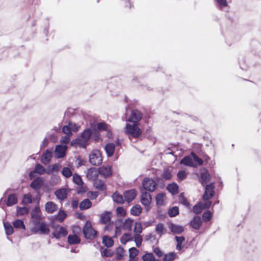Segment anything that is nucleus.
<instances>
[{
	"mask_svg": "<svg viewBox=\"0 0 261 261\" xmlns=\"http://www.w3.org/2000/svg\"><path fill=\"white\" fill-rule=\"evenodd\" d=\"M83 233L85 238L92 239L96 236V231L92 227L90 222L87 221L83 228Z\"/></svg>",
	"mask_w": 261,
	"mask_h": 261,
	"instance_id": "39448f33",
	"label": "nucleus"
},
{
	"mask_svg": "<svg viewBox=\"0 0 261 261\" xmlns=\"http://www.w3.org/2000/svg\"><path fill=\"white\" fill-rule=\"evenodd\" d=\"M124 250L122 248L119 247L117 249L116 255L118 259H120L123 254Z\"/></svg>",
	"mask_w": 261,
	"mask_h": 261,
	"instance_id": "680f3d73",
	"label": "nucleus"
},
{
	"mask_svg": "<svg viewBox=\"0 0 261 261\" xmlns=\"http://www.w3.org/2000/svg\"><path fill=\"white\" fill-rule=\"evenodd\" d=\"M216 2L221 8L227 6V3L226 0H216Z\"/></svg>",
	"mask_w": 261,
	"mask_h": 261,
	"instance_id": "338daca9",
	"label": "nucleus"
},
{
	"mask_svg": "<svg viewBox=\"0 0 261 261\" xmlns=\"http://www.w3.org/2000/svg\"><path fill=\"white\" fill-rule=\"evenodd\" d=\"M165 197V194L164 193H162L158 194L155 198L156 204L158 205H163Z\"/></svg>",
	"mask_w": 261,
	"mask_h": 261,
	"instance_id": "4c0bfd02",
	"label": "nucleus"
},
{
	"mask_svg": "<svg viewBox=\"0 0 261 261\" xmlns=\"http://www.w3.org/2000/svg\"><path fill=\"white\" fill-rule=\"evenodd\" d=\"M203 202H199L195 205L193 208V211L196 214H198L201 213L203 210Z\"/></svg>",
	"mask_w": 261,
	"mask_h": 261,
	"instance_id": "49530a36",
	"label": "nucleus"
},
{
	"mask_svg": "<svg viewBox=\"0 0 261 261\" xmlns=\"http://www.w3.org/2000/svg\"><path fill=\"white\" fill-rule=\"evenodd\" d=\"M203 200L204 201V202L203 203V205H202L203 208L206 209V208H210L212 204V202L211 201H210L209 200Z\"/></svg>",
	"mask_w": 261,
	"mask_h": 261,
	"instance_id": "774afa93",
	"label": "nucleus"
},
{
	"mask_svg": "<svg viewBox=\"0 0 261 261\" xmlns=\"http://www.w3.org/2000/svg\"><path fill=\"white\" fill-rule=\"evenodd\" d=\"M139 251L135 247H132L129 249V259H137L136 256L138 255Z\"/></svg>",
	"mask_w": 261,
	"mask_h": 261,
	"instance_id": "a19ab883",
	"label": "nucleus"
},
{
	"mask_svg": "<svg viewBox=\"0 0 261 261\" xmlns=\"http://www.w3.org/2000/svg\"><path fill=\"white\" fill-rule=\"evenodd\" d=\"M112 198L116 203L119 204L123 203L124 200L122 196L117 192H115L112 195Z\"/></svg>",
	"mask_w": 261,
	"mask_h": 261,
	"instance_id": "473e14b6",
	"label": "nucleus"
},
{
	"mask_svg": "<svg viewBox=\"0 0 261 261\" xmlns=\"http://www.w3.org/2000/svg\"><path fill=\"white\" fill-rule=\"evenodd\" d=\"M17 197L16 194H12L9 195L6 204L8 206H12L17 203Z\"/></svg>",
	"mask_w": 261,
	"mask_h": 261,
	"instance_id": "5701e85b",
	"label": "nucleus"
},
{
	"mask_svg": "<svg viewBox=\"0 0 261 261\" xmlns=\"http://www.w3.org/2000/svg\"><path fill=\"white\" fill-rule=\"evenodd\" d=\"M29 213V208L26 207L17 208V216H22Z\"/></svg>",
	"mask_w": 261,
	"mask_h": 261,
	"instance_id": "de8ad7c7",
	"label": "nucleus"
},
{
	"mask_svg": "<svg viewBox=\"0 0 261 261\" xmlns=\"http://www.w3.org/2000/svg\"><path fill=\"white\" fill-rule=\"evenodd\" d=\"M31 231L34 233L40 232L43 234H48L50 232L49 226L43 221L36 224L31 228Z\"/></svg>",
	"mask_w": 261,
	"mask_h": 261,
	"instance_id": "7ed1b4c3",
	"label": "nucleus"
},
{
	"mask_svg": "<svg viewBox=\"0 0 261 261\" xmlns=\"http://www.w3.org/2000/svg\"><path fill=\"white\" fill-rule=\"evenodd\" d=\"M175 239L176 242V249L177 250L181 251L186 246L185 237L176 236Z\"/></svg>",
	"mask_w": 261,
	"mask_h": 261,
	"instance_id": "2eb2a0df",
	"label": "nucleus"
},
{
	"mask_svg": "<svg viewBox=\"0 0 261 261\" xmlns=\"http://www.w3.org/2000/svg\"><path fill=\"white\" fill-rule=\"evenodd\" d=\"M176 257V254L174 252L166 254L163 257V261H173Z\"/></svg>",
	"mask_w": 261,
	"mask_h": 261,
	"instance_id": "37998d69",
	"label": "nucleus"
},
{
	"mask_svg": "<svg viewBox=\"0 0 261 261\" xmlns=\"http://www.w3.org/2000/svg\"><path fill=\"white\" fill-rule=\"evenodd\" d=\"M62 173L66 178L70 177L72 174L71 170L68 167H64L62 170Z\"/></svg>",
	"mask_w": 261,
	"mask_h": 261,
	"instance_id": "864d4df0",
	"label": "nucleus"
},
{
	"mask_svg": "<svg viewBox=\"0 0 261 261\" xmlns=\"http://www.w3.org/2000/svg\"><path fill=\"white\" fill-rule=\"evenodd\" d=\"M133 239H134V241L135 242L136 245L138 247H140L142 244V241H143L142 237L140 235V234H139V233L134 234V236L133 237Z\"/></svg>",
	"mask_w": 261,
	"mask_h": 261,
	"instance_id": "ea45409f",
	"label": "nucleus"
},
{
	"mask_svg": "<svg viewBox=\"0 0 261 261\" xmlns=\"http://www.w3.org/2000/svg\"><path fill=\"white\" fill-rule=\"evenodd\" d=\"M137 193L135 190H130L124 193V199L128 203L134 199Z\"/></svg>",
	"mask_w": 261,
	"mask_h": 261,
	"instance_id": "dca6fc26",
	"label": "nucleus"
},
{
	"mask_svg": "<svg viewBox=\"0 0 261 261\" xmlns=\"http://www.w3.org/2000/svg\"><path fill=\"white\" fill-rule=\"evenodd\" d=\"M103 243L106 246L110 247L113 245L114 241L112 238L107 236H104L103 237Z\"/></svg>",
	"mask_w": 261,
	"mask_h": 261,
	"instance_id": "c03bdc74",
	"label": "nucleus"
},
{
	"mask_svg": "<svg viewBox=\"0 0 261 261\" xmlns=\"http://www.w3.org/2000/svg\"><path fill=\"white\" fill-rule=\"evenodd\" d=\"M143 261H160L155 259L152 253H146L142 257Z\"/></svg>",
	"mask_w": 261,
	"mask_h": 261,
	"instance_id": "f704fd0d",
	"label": "nucleus"
},
{
	"mask_svg": "<svg viewBox=\"0 0 261 261\" xmlns=\"http://www.w3.org/2000/svg\"><path fill=\"white\" fill-rule=\"evenodd\" d=\"M92 135V132L90 129H87L84 131L82 134L81 137L84 138V140L88 141Z\"/></svg>",
	"mask_w": 261,
	"mask_h": 261,
	"instance_id": "a18cd8bd",
	"label": "nucleus"
},
{
	"mask_svg": "<svg viewBox=\"0 0 261 261\" xmlns=\"http://www.w3.org/2000/svg\"><path fill=\"white\" fill-rule=\"evenodd\" d=\"M138 123H127L125 127V133L133 138H138L142 134V130Z\"/></svg>",
	"mask_w": 261,
	"mask_h": 261,
	"instance_id": "f03ea898",
	"label": "nucleus"
},
{
	"mask_svg": "<svg viewBox=\"0 0 261 261\" xmlns=\"http://www.w3.org/2000/svg\"><path fill=\"white\" fill-rule=\"evenodd\" d=\"M101 221L103 224L108 223L111 219V213L109 212H105L100 216Z\"/></svg>",
	"mask_w": 261,
	"mask_h": 261,
	"instance_id": "cd10ccee",
	"label": "nucleus"
},
{
	"mask_svg": "<svg viewBox=\"0 0 261 261\" xmlns=\"http://www.w3.org/2000/svg\"><path fill=\"white\" fill-rule=\"evenodd\" d=\"M94 186L97 189H99L101 191H103L106 189V185L105 184V182L100 179H95L94 181Z\"/></svg>",
	"mask_w": 261,
	"mask_h": 261,
	"instance_id": "c85d7f7f",
	"label": "nucleus"
},
{
	"mask_svg": "<svg viewBox=\"0 0 261 261\" xmlns=\"http://www.w3.org/2000/svg\"><path fill=\"white\" fill-rule=\"evenodd\" d=\"M32 202V195L30 194H25L24 195L22 203L24 204L31 203Z\"/></svg>",
	"mask_w": 261,
	"mask_h": 261,
	"instance_id": "603ef678",
	"label": "nucleus"
},
{
	"mask_svg": "<svg viewBox=\"0 0 261 261\" xmlns=\"http://www.w3.org/2000/svg\"><path fill=\"white\" fill-rule=\"evenodd\" d=\"M68 192L66 188H62L56 190L55 194L58 199L62 201L67 198Z\"/></svg>",
	"mask_w": 261,
	"mask_h": 261,
	"instance_id": "4468645a",
	"label": "nucleus"
},
{
	"mask_svg": "<svg viewBox=\"0 0 261 261\" xmlns=\"http://www.w3.org/2000/svg\"><path fill=\"white\" fill-rule=\"evenodd\" d=\"M116 213L120 216H124L125 215V211L122 207H118L116 208Z\"/></svg>",
	"mask_w": 261,
	"mask_h": 261,
	"instance_id": "0e129e2a",
	"label": "nucleus"
},
{
	"mask_svg": "<svg viewBox=\"0 0 261 261\" xmlns=\"http://www.w3.org/2000/svg\"><path fill=\"white\" fill-rule=\"evenodd\" d=\"M212 217V214L210 211H207L203 213L202 219L204 222H207L211 220Z\"/></svg>",
	"mask_w": 261,
	"mask_h": 261,
	"instance_id": "8fccbe9b",
	"label": "nucleus"
},
{
	"mask_svg": "<svg viewBox=\"0 0 261 261\" xmlns=\"http://www.w3.org/2000/svg\"><path fill=\"white\" fill-rule=\"evenodd\" d=\"M67 233L68 232L66 228L63 227H58L53 232V235L56 238L59 239L62 237L66 236Z\"/></svg>",
	"mask_w": 261,
	"mask_h": 261,
	"instance_id": "f8f14e48",
	"label": "nucleus"
},
{
	"mask_svg": "<svg viewBox=\"0 0 261 261\" xmlns=\"http://www.w3.org/2000/svg\"><path fill=\"white\" fill-rule=\"evenodd\" d=\"M52 156V153L49 150H46L41 157V162L43 164L47 165L49 164Z\"/></svg>",
	"mask_w": 261,
	"mask_h": 261,
	"instance_id": "4be33fe9",
	"label": "nucleus"
},
{
	"mask_svg": "<svg viewBox=\"0 0 261 261\" xmlns=\"http://www.w3.org/2000/svg\"><path fill=\"white\" fill-rule=\"evenodd\" d=\"M115 146L113 143H108L105 146V151L108 156L110 157L113 155L115 151Z\"/></svg>",
	"mask_w": 261,
	"mask_h": 261,
	"instance_id": "b1692460",
	"label": "nucleus"
},
{
	"mask_svg": "<svg viewBox=\"0 0 261 261\" xmlns=\"http://www.w3.org/2000/svg\"><path fill=\"white\" fill-rule=\"evenodd\" d=\"M167 188V190L172 194H175L178 193V186L175 183L169 184Z\"/></svg>",
	"mask_w": 261,
	"mask_h": 261,
	"instance_id": "72a5a7b5",
	"label": "nucleus"
},
{
	"mask_svg": "<svg viewBox=\"0 0 261 261\" xmlns=\"http://www.w3.org/2000/svg\"><path fill=\"white\" fill-rule=\"evenodd\" d=\"M70 136L69 135H66L64 137H63L61 140L60 142L61 143V145H66L67 144L69 141H70Z\"/></svg>",
	"mask_w": 261,
	"mask_h": 261,
	"instance_id": "13d9d810",
	"label": "nucleus"
},
{
	"mask_svg": "<svg viewBox=\"0 0 261 261\" xmlns=\"http://www.w3.org/2000/svg\"><path fill=\"white\" fill-rule=\"evenodd\" d=\"M202 223L200 217L195 216L190 222V226L196 230H198Z\"/></svg>",
	"mask_w": 261,
	"mask_h": 261,
	"instance_id": "f3484780",
	"label": "nucleus"
},
{
	"mask_svg": "<svg viewBox=\"0 0 261 261\" xmlns=\"http://www.w3.org/2000/svg\"><path fill=\"white\" fill-rule=\"evenodd\" d=\"M97 128L99 131H107L108 137L110 138L112 136V133L111 132V127L109 125L104 122H100L97 124Z\"/></svg>",
	"mask_w": 261,
	"mask_h": 261,
	"instance_id": "a211bd4d",
	"label": "nucleus"
},
{
	"mask_svg": "<svg viewBox=\"0 0 261 261\" xmlns=\"http://www.w3.org/2000/svg\"><path fill=\"white\" fill-rule=\"evenodd\" d=\"M142 195L141 198V203L144 206H148L151 202V197L149 193L142 191Z\"/></svg>",
	"mask_w": 261,
	"mask_h": 261,
	"instance_id": "1a4fd4ad",
	"label": "nucleus"
},
{
	"mask_svg": "<svg viewBox=\"0 0 261 261\" xmlns=\"http://www.w3.org/2000/svg\"><path fill=\"white\" fill-rule=\"evenodd\" d=\"M99 172L105 177H109L112 174L111 167L109 165L102 166L99 168Z\"/></svg>",
	"mask_w": 261,
	"mask_h": 261,
	"instance_id": "ddd939ff",
	"label": "nucleus"
},
{
	"mask_svg": "<svg viewBox=\"0 0 261 261\" xmlns=\"http://www.w3.org/2000/svg\"><path fill=\"white\" fill-rule=\"evenodd\" d=\"M180 164L185 165L197 167L203 164V161L194 153L192 152L191 155L185 157L181 161Z\"/></svg>",
	"mask_w": 261,
	"mask_h": 261,
	"instance_id": "f257e3e1",
	"label": "nucleus"
},
{
	"mask_svg": "<svg viewBox=\"0 0 261 261\" xmlns=\"http://www.w3.org/2000/svg\"><path fill=\"white\" fill-rule=\"evenodd\" d=\"M171 176V173L168 170H165L162 173V177L165 179H169Z\"/></svg>",
	"mask_w": 261,
	"mask_h": 261,
	"instance_id": "052dcab7",
	"label": "nucleus"
},
{
	"mask_svg": "<svg viewBox=\"0 0 261 261\" xmlns=\"http://www.w3.org/2000/svg\"><path fill=\"white\" fill-rule=\"evenodd\" d=\"M43 185V180L40 178L34 179L31 184V187L35 190L39 189Z\"/></svg>",
	"mask_w": 261,
	"mask_h": 261,
	"instance_id": "a878e982",
	"label": "nucleus"
},
{
	"mask_svg": "<svg viewBox=\"0 0 261 261\" xmlns=\"http://www.w3.org/2000/svg\"><path fill=\"white\" fill-rule=\"evenodd\" d=\"M73 182L77 185H81L83 183L81 177L76 174L73 175Z\"/></svg>",
	"mask_w": 261,
	"mask_h": 261,
	"instance_id": "4d7b16f0",
	"label": "nucleus"
},
{
	"mask_svg": "<svg viewBox=\"0 0 261 261\" xmlns=\"http://www.w3.org/2000/svg\"><path fill=\"white\" fill-rule=\"evenodd\" d=\"M133 240V236L130 233H125L123 234L120 239V242L123 244H125L127 242Z\"/></svg>",
	"mask_w": 261,
	"mask_h": 261,
	"instance_id": "c756f323",
	"label": "nucleus"
},
{
	"mask_svg": "<svg viewBox=\"0 0 261 261\" xmlns=\"http://www.w3.org/2000/svg\"><path fill=\"white\" fill-rule=\"evenodd\" d=\"M142 185L144 190H147L149 192H153L155 190L156 183L151 178H146L144 179Z\"/></svg>",
	"mask_w": 261,
	"mask_h": 261,
	"instance_id": "0eeeda50",
	"label": "nucleus"
},
{
	"mask_svg": "<svg viewBox=\"0 0 261 261\" xmlns=\"http://www.w3.org/2000/svg\"><path fill=\"white\" fill-rule=\"evenodd\" d=\"M142 210L140 205L136 204L131 208L130 213L134 216H138L141 213Z\"/></svg>",
	"mask_w": 261,
	"mask_h": 261,
	"instance_id": "2f4dec72",
	"label": "nucleus"
},
{
	"mask_svg": "<svg viewBox=\"0 0 261 261\" xmlns=\"http://www.w3.org/2000/svg\"><path fill=\"white\" fill-rule=\"evenodd\" d=\"M133 221L130 219H126L122 223V228L125 230H130L133 226Z\"/></svg>",
	"mask_w": 261,
	"mask_h": 261,
	"instance_id": "7c9ffc66",
	"label": "nucleus"
},
{
	"mask_svg": "<svg viewBox=\"0 0 261 261\" xmlns=\"http://www.w3.org/2000/svg\"><path fill=\"white\" fill-rule=\"evenodd\" d=\"M63 132L66 135L71 136V129L69 127V125L67 126H64L62 128Z\"/></svg>",
	"mask_w": 261,
	"mask_h": 261,
	"instance_id": "69168bd1",
	"label": "nucleus"
},
{
	"mask_svg": "<svg viewBox=\"0 0 261 261\" xmlns=\"http://www.w3.org/2000/svg\"><path fill=\"white\" fill-rule=\"evenodd\" d=\"M57 205L52 201H48L45 204V209L47 213L51 214L57 211Z\"/></svg>",
	"mask_w": 261,
	"mask_h": 261,
	"instance_id": "412c9836",
	"label": "nucleus"
},
{
	"mask_svg": "<svg viewBox=\"0 0 261 261\" xmlns=\"http://www.w3.org/2000/svg\"><path fill=\"white\" fill-rule=\"evenodd\" d=\"M187 173L185 171L181 170L177 173V177L180 180H183L186 178Z\"/></svg>",
	"mask_w": 261,
	"mask_h": 261,
	"instance_id": "e2e57ef3",
	"label": "nucleus"
},
{
	"mask_svg": "<svg viewBox=\"0 0 261 261\" xmlns=\"http://www.w3.org/2000/svg\"><path fill=\"white\" fill-rule=\"evenodd\" d=\"M68 241L69 244H77L80 242V239L75 234L69 235L68 237Z\"/></svg>",
	"mask_w": 261,
	"mask_h": 261,
	"instance_id": "58836bf2",
	"label": "nucleus"
},
{
	"mask_svg": "<svg viewBox=\"0 0 261 261\" xmlns=\"http://www.w3.org/2000/svg\"><path fill=\"white\" fill-rule=\"evenodd\" d=\"M66 214L63 211H60L56 215V219L60 222H62L66 217Z\"/></svg>",
	"mask_w": 261,
	"mask_h": 261,
	"instance_id": "5fc2aeb1",
	"label": "nucleus"
},
{
	"mask_svg": "<svg viewBox=\"0 0 261 261\" xmlns=\"http://www.w3.org/2000/svg\"><path fill=\"white\" fill-rule=\"evenodd\" d=\"M87 141L84 140V138L80 136L75 140H73L71 142V145H79L80 147L85 148L87 145Z\"/></svg>",
	"mask_w": 261,
	"mask_h": 261,
	"instance_id": "aec40b11",
	"label": "nucleus"
},
{
	"mask_svg": "<svg viewBox=\"0 0 261 261\" xmlns=\"http://www.w3.org/2000/svg\"><path fill=\"white\" fill-rule=\"evenodd\" d=\"M92 206V202L88 199H85L80 203L79 207L81 210L89 208Z\"/></svg>",
	"mask_w": 261,
	"mask_h": 261,
	"instance_id": "393cba45",
	"label": "nucleus"
},
{
	"mask_svg": "<svg viewBox=\"0 0 261 261\" xmlns=\"http://www.w3.org/2000/svg\"><path fill=\"white\" fill-rule=\"evenodd\" d=\"M4 226L7 235H11L13 233V227L10 223L8 222H5L4 223Z\"/></svg>",
	"mask_w": 261,
	"mask_h": 261,
	"instance_id": "c9c22d12",
	"label": "nucleus"
},
{
	"mask_svg": "<svg viewBox=\"0 0 261 261\" xmlns=\"http://www.w3.org/2000/svg\"><path fill=\"white\" fill-rule=\"evenodd\" d=\"M45 172L44 167L40 164L36 165L35 170L30 173V176L32 177L34 173H37L39 174H43Z\"/></svg>",
	"mask_w": 261,
	"mask_h": 261,
	"instance_id": "bb28decb",
	"label": "nucleus"
},
{
	"mask_svg": "<svg viewBox=\"0 0 261 261\" xmlns=\"http://www.w3.org/2000/svg\"><path fill=\"white\" fill-rule=\"evenodd\" d=\"M31 221L33 226L42 221L40 209L38 206H35L31 213Z\"/></svg>",
	"mask_w": 261,
	"mask_h": 261,
	"instance_id": "423d86ee",
	"label": "nucleus"
},
{
	"mask_svg": "<svg viewBox=\"0 0 261 261\" xmlns=\"http://www.w3.org/2000/svg\"><path fill=\"white\" fill-rule=\"evenodd\" d=\"M13 225L15 228H21L23 230L25 229L23 222L21 220H16L13 222Z\"/></svg>",
	"mask_w": 261,
	"mask_h": 261,
	"instance_id": "79ce46f5",
	"label": "nucleus"
},
{
	"mask_svg": "<svg viewBox=\"0 0 261 261\" xmlns=\"http://www.w3.org/2000/svg\"><path fill=\"white\" fill-rule=\"evenodd\" d=\"M95 168H91L88 169L87 171L86 176L89 179L91 180V179L93 178V173L95 172Z\"/></svg>",
	"mask_w": 261,
	"mask_h": 261,
	"instance_id": "bf43d9fd",
	"label": "nucleus"
},
{
	"mask_svg": "<svg viewBox=\"0 0 261 261\" xmlns=\"http://www.w3.org/2000/svg\"><path fill=\"white\" fill-rule=\"evenodd\" d=\"M142 114L139 111L134 110L132 111L128 121L133 123L139 124V121L142 119Z\"/></svg>",
	"mask_w": 261,
	"mask_h": 261,
	"instance_id": "6e6552de",
	"label": "nucleus"
},
{
	"mask_svg": "<svg viewBox=\"0 0 261 261\" xmlns=\"http://www.w3.org/2000/svg\"><path fill=\"white\" fill-rule=\"evenodd\" d=\"M178 214V208L174 206L170 208L168 211V214L170 217H175Z\"/></svg>",
	"mask_w": 261,
	"mask_h": 261,
	"instance_id": "6e6d98bb",
	"label": "nucleus"
},
{
	"mask_svg": "<svg viewBox=\"0 0 261 261\" xmlns=\"http://www.w3.org/2000/svg\"><path fill=\"white\" fill-rule=\"evenodd\" d=\"M210 178V174L207 172H203L201 174V183L202 185L207 182Z\"/></svg>",
	"mask_w": 261,
	"mask_h": 261,
	"instance_id": "3c124183",
	"label": "nucleus"
},
{
	"mask_svg": "<svg viewBox=\"0 0 261 261\" xmlns=\"http://www.w3.org/2000/svg\"><path fill=\"white\" fill-rule=\"evenodd\" d=\"M214 193L213 184L208 185L205 186L204 194L203 196V200H209Z\"/></svg>",
	"mask_w": 261,
	"mask_h": 261,
	"instance_id": "9d476101",
	"label": "nucleus"
},
{
	"mask_svg": "<svg viewBox=\"0 0 261 261\" xmlns=\"http://www.w3.org/2000/svg\"><path fill=\"white\" fill-rule=\"evenodd\" d=\"M142 227L141 224L139 222H136L135 223V227L134 229V234H140L142 232Z\"/></svg>",
	"mask_w": 261,
	"mask_h": 261,
	"instance_id": "09e8293b",
	"label": "nucleus"
},
{
	"mask_svg": "<svg viewBox=\"0 0 261 261\" xmlns=\"http://www.w3.org/2000/svg\"><path fill=\"white\" fill-rule=\"evenodd\" d=\"M168 227L169 229L173 233L179 234L182 232L184 230L183 226L173 223H170Z\"/></svg>",
	"mask_w": 261,
	"mask_h": 261,
	"instance_id": "6ab92c4d",
	"label": "nucleus"
},
{
	"mask_svg": "<svg viewBox=\"0 0 261 261\" xmlns=\"http://www.w3.org/2000/svg\"><path fill=\"white\" fill-rule=\"evenodd\" d=\"M89 161L94 166H99L102 163V159L100 151L93 150L89 155Z\"/></svg>",
	"mask_w": 261,
	"mask_h": 261,
	"instance_id": "20e7f679",
	"label": "nucleus"
},
{
	"mask_svg": "<svg viewBox=\"0 0 261 261\" xmlns=\"http://www.w3.org/2000/svg\"><path fill=\"white\" fill-rule=\"evenodd\" d=\"M67 149L66 145H57L55 150V156L57 158H63L65 154Z\"/></svg>",
	"mask_w": 261,
	"mask_h": 261,
	"instance_id": "9b49d317",
	"label": "nucleus"
},
{
	"mask_svg": "<svg viewBox=\"0 0 261 261\" xmlns=\"http://www.w3.org/2000/svg\"><path fill=\"white\" fill-rule=\"evenodd\" d=\"M155 231L156 232L159 234V236L161 237L163 234H164L165 231L166 229L164 227V225L162 223H159L156 225L155 227Z\"/></svg>",
	"mask_w": 261,
	"mask_h": 261,
	"instance_id": "e433bc0d",
	"label": "nucleus"
}]
</instances>
